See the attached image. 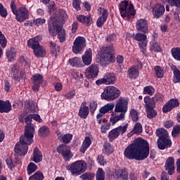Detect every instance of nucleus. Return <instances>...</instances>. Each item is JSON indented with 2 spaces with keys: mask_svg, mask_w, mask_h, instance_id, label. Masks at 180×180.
<instances>
[{
  "mask_svg": "<svg viewBox=\"0 0 180 180\" xmlns=\"http://www.w3.org/2000/svg\"><path fill=\"white\" fill-rule=\"evenodd\" d=\"M124 155L128 160L143 161L150 155V144L146 140L138 138L125 148Z\"/></svg>",
  "mask_w": 180,
  "mask_h": 180,
  "instance_id": "nucleus-1",
  "label": "nucleus"
},
{
  "mask_svg": "<svg viewBox=\"0 0 180 180\" xmlns=\"http://www.w3.org/2000/svg\"><path fill=\"white\" fill-rule=\"evenodd\" d=\"M34 125L33 124H27L25 127L24 135L20 137V141L17 142L15 148L14 153L20 157H25L29 151V146L33 143V138L34 137Z\"/></svg>",
  "mask_w": 180,
  "mask_h": 180,
  "instance_id": "nucleus-2",
  "label": "nucleus"
},
{
  "mask_svg": "<svg viewBox=\"0 0 180 180\" xmlns=\"http://www.w3.org/2000/svg\"><path fill=\"white\" fill-rule=\"evenodd\" d=\"M116 61L115 56V47L113 44L103 47L100 56V64L102 67H108L110 64H113Z\"/></svg>",
  "mask_w": 180,
  "mask_h": 180,
  "instance_id": "nucleus-3",
  "label": "nucleus"
},
{
  "mask_svg": "<svg viewBox=\"0 0 180 180\" xmlns=\"http://www.w3.org/2000/svg\"><path fill=\"white\" fill-rule=\"evenodd\" d=\"M158 139V147L159 150H165L166 148H171L172 146V141L169 139L168 131L164 128H159L155 131Z\"/></svg>",
  "mask_w": 180,
  "mask_h": 180,
  "instance_id": "nucleus-4",
  "label": "nucleus"
},
{
  "mask_svg": "<svg viewBox=\"0 0 180 180\" xmlns=\"http://www.w3.org/2000/svg\"><path fill=\"white\" fill-rule=\"evenodd\" d=\"M119 11L122 18L125 20H130V19H133L136 15L134 6L131 2L129 4V1L127 0H124L120 2Z\"/></svg>",
  "mask_w": 180,
  "mask_h": 180,
  "instance_id": "nucleus-5",
  "label": "nucleus"
},
{
  "mask_svg": "<svg viewBox=\"0 0 180 180\" xmlns=\"http://www.w3.org/2000/svg\"><path fill=\"white\" fill-rule=\"evenodd\" d=\"M119 96H120V90L113 86L105 88L101 94V98L108 101H115V99H117Z\"/></svg>",
  "mask_w": 180,
  "mask_h": 180,
  "instance_id": "nucleus-6",
  "label": "nucleus"
},
{
  "mask_svg": "<svg viewBox=\"0 0 180 180\" xmlns=\"http://www.w3.org/2000/svg\"><path fill=\"white\" fill-rule=\"evenodd\" d=\"M66 169H68V171H70L72 175H81V174H84L86 171L84 163L79 160L67 166Z\"/></svg>",
  "mask_w": 180,
  "mask_h": 180,
  "instance_id": "nucleus-7",
  "label": "nucleus"
},
{
  "mask_svg": "<svg viewBox=\"0 0 180 180\" xmlns=\"http://www.w3.org/2000/svg\"><path fill=\"white\" fill-rule=\"evenodd\" d=\"M127 109H129V100L124 97H120L115 104V112L124 113L126 115Z\"/></svg>",
  "mask_w": 180,
  "mask_h": 180,
  "instance_id": "nucleus-8",
  "label": "nucleus"
},
{
  "mask_svg": "<svg viewBox=\"0 0 180 180\" xmlns=\"http://www.w3.org/2000/svg\"><path fill=\"white\" fill-rule=\"evenodd\" d=\"M86 46V40L82 37H77L74 42L72 47V50L75 54H78L81 51H84Z\"/></svg>",
  "mask_w": 180,
  "mask_h": 180,
  "instance_id": "nucleus-9",
  "label": "nucleus"
},
{
  "mask_svg": "<svg viewBox=\"0 0 180 180\" xmlns=\"http://www.w3.org/2000/svg\"><path fill=\"white\" fill-rule=\"evenodd\" d=\"M133 39L139 42V46L142 53H145L147 47V35L144 33L138 32L136 34H133Z\"/></svg>",
  "mask_w": 180,
  "mask_h": 180,
  "instance_id": "nucleus-10",
  "label": "nucleus"
},
{
  "mask_svg": "<svg viewBox=\"0 0 180 180\" xmlns=\"http://www.w3.org/2000/svg\"><path fill=\"white\" fill-rule=\"evenodd\" d=\"M116 82V75L114 73H106L103 78L96 81V84L99 86L104 84L105 85H110Z\"/></svg>",
  "mask_w": 180,
  "mask_h": 180,
  "instance_id": "nucleus-11",
  "label": "nucleus"
},
{
  "mask_svg": "<svg viewBox=\"0 0 180 180\" xmlns=\"http://www.w3.org/2000/svg\"><path fill=\"white\" fill-rule=\"evenodd\" d=\"M57 153H58V154H62L63 158L65 161H70V160L72 158V153H71V149L65 144H61L60 146H59L57 148Z\"/></svg>",
  "mask_w": 180,
  "mask_h": 180,
  "instance_id": "nucleus-12",
  "label": "nucleus"
},
{
  "mask_svg": "<svg viewBox=\"0 0 180 180\" xmlns=\"http://www.w3.org/2000/svg\"><path fill=\"white\" fill-rule=\"evenodd\" d=\"M84 74L87 79L96 78V76L99 74V66L96 64H92L86 69Z\"/></svg>",
  "mask_w": 180,
  "mask_h": 180,
  "instance_id": "nucleus-13",
  "label": "nucleus"
},
{
  "mask_svg": "<svg viewBox=\"0 0 180 180\" xmlns=\"http://www.w3.org/2000/svg\"><path fill=\"white\" fill-rule=\"evenodd\" d=\"M18 22L22 23L26 19H29V11L25 7H20L16 13L14 14Z\"/></svg>",
  "mask_w": 180,
  "mask_h": 180,
  "instance_id": "nucleus-14",
  "label": "nucleus"
},
{
  "mask_svg": "<svg viewBox=\"0 0 180 180\" xmlns=\"http://www.w3.org/2000/svg\"><path fill=\"white\" fill-rule=\"evenodd\" d=\"M179 106V101L176 98H172L165 105L162 107L163 113H168V112H171L172 109L174 108H178Z\"/></svg>",
  "mask_w": 180,
  "mask_h": 180,
  "instance_id": "nucleus-15",
  "label": "nucleus"
},
{
  "mask_svg": "<svg viewBox=\"0 0 180 180\" xmlns=\"http://www.w3.org/2000/svg\"><path fill=\"white\" fill-rule=\"evenodd\" d=\"M53 18L54 19L53 20H56L58 25H60V23H65V21L68 20V15H67V12L63 9H59Z\"/></svg>",
  "mask_w": 180,
  "mask_h": 180,
  "instance_id": "nucleus-16",
  "label": "nucleus"
},
{
  "mask_svg": "<svg viewBox=\"0 0 180 180\" xmlns=\"http://www.w3.org/2000/svg\"><path fill=\"white\" fill-rule=\"evenodd\" d=\"M136 30L141 33H148V22L146 19H139L136 24Z\"/></svg>",
  "mask_w": 180,
  "mask_h": 180,
  "instance_id": "nucleus-17",
  "label": "nucleus"
},
{
  "mask_svg": "<svg viewBox=\"0 0 180 180\" xmlns=\"http://www.w3.org/2000/svg\"><path fill=\"white\" fill-rule=\"evenodd\" d=\"M165 171H167L169 175H174L175 173V159L174 157H169L165 165Z\"/></svg>",
  "mask_w": 180,
  "mask_h": 180,
  "instance_id": "nucleus-18",
  "label": "nucleus"
},
{
  "mask_svg": "<svg viewBox=\"0 0 180 180\" xmlns=\"http://www.w3.org/2000/svg\"><path fill=\"white\" fill-rule=\"evenodd\" d=\"M20 70V65H19L18 63L11 65L10 67V75H11L14 81H18V82H20V79L19 77Z\"/></svg>",
  "mask_w": 180,
  "mask_h": 180,
  "instance_id": "nucleus-19",
  "label": "nucleus"
},
{
  "mask_svg": "<svg viewBox=\"0 0 180 180\" xmlns=\"http://www.w3.org/2000/svg\"><path fill=\"white\" fill-rule=\"evenodd\" d=\"M165 13V7L164 5L160 4H157L153 8V15L155 19H160Z\"/></svg>",
  "mask_w": 180,
  "mask_h": 180,
  "instance_id": "nucleus-20",
  "label": "nucleus"
},
{
  "mask_svg": "<svg viewBox=\"0 0 180 180\" xmlns=\"http://www.w3.org/2000/svg\"><path fill=\"white\" fill-rule=\"evenodd\" d=\"M84 65H91L92 63V49L91 48L86 50L82 56Z\"/></svg>",
  "mask_w": 180,
  "mask_h": 180,
  "instance_id": "nucleus-21",
  "label": "nucleus"
},
{
  "mask_svg": "<svg viewBox=\"0 0 180 180\" xmlns=\"http://www.w3.org/2000/svg\"><path fill=\"white\" fill-rule=\"evenodd\" d=\"M12 110V104L9 101L0 100V113H9Z\"/></svg>",
  "mask_w": 180,
  "mask_h": 180,
  "instance_id": "nucleus-22",
  "label": "nucleus"
},
{
  "mask_svg": "<svg viewBox=\"0 0 180 180\" xmlns=\"http://www.w3.org/2000/svg\"><path fill=\"white\" fill-rule=\"evenodd\" d=\"M108 16L109 12H108V10L104 9L101 13V16H100L96 21L97 27H102V26L105 25L106 20H108Z\"/></svg>",
  "mask_w": 180,
  "mask_h": 180,
  "instance_id": "nucleus-23",
  "label": "nucleus"
},
{
  "mask_svg": "<svg viewBox=\"0 0 180 180\" xmlns=\"http://www.w3.org/2000/svg\"><path fill=\"white\" fill-rule=\"evenodd\" d=\"M115 174L117 179L129 180V172L126 169H117Z\"/></svg>",
  "mask_w": 180,
  "mask_h": 180,
  "instance_id": "nucleus-24",
  "label": "nucleus"
},
{
  "mask_svg": "<svg viewBox=\"0 0 180 180\" xmlns=\"http://www.w3.org/2000/svg\"><path fill=\"white\" fill-rule=\"evenodd\" d=\"M77 20L86 26L92 25V17L91 15H79L77 16Z\"/></svg>",
  "mask_w": 180,
  "mask_h": 180,
  "instance_id": "nucleus-25",
  "label": "nucleus"
},
{
  "mask_svg": "<svg viewBox=\"0 0 180 180\" xmlns=\"http://www.w3.org/2000/svg\"><path fill=\"white\" fill-rule=\"evenodd\" d=\"M57 26L60 25H58V21L56 20H53L52 22L48 24V30L49 34L52 36V37H56V36H57V31H56V27H57Z\"/></svg>",
  "mask_w": 180,
  "mask_h": 180,
  "instance_id": "nucleus-26",
  "label": "nucleus"
},
{
  "mask_svg": "<svg viewBox=\"0 0 180 180\" xmlns=\"http://www.w3.org/2000/svg\"><path fill=\"white\" fill-rule=\"evenodd\" d=\"M16 54H18V52H16V49L13 46L8 48L6 51V57L10 62L15 61V58H16Z\"/></svg>",
  "mask_w": 180,
  "mask_h": 180,
  "instance_id": "nucleus-27",
  "label": "nucleus"
},
{
  "mask_svg": "<svg viewBox=\"0 0 180 180\" xmlns=\"http://www.w3.org/2000/svg\"><path fill=\"white\" fill-rule=\"evenodd\" d=\"M91 144H92L91 137L86 136L80 147V153H82V154H85V152L88 150L89 147H91Z\"/></svg>",
  "mask_w": 180,
  "mask_h": 180,
  "instance_id": "nucleus-28",
  "label": "nucleus"
},
{
  "mask_svg": "<svg viewBox=\"0 0 180 180\" xmlns=\"http://www.w3.org/2000/svg\"><path fill=\"white\" fill-rule=\"evenodd\" d=\"M112 117L110 118V122L112 123V126H115L117 123V122H120L121 120H123L126 115H124V113H120L119 115H116V112H112Z\"/></svg>",
  "mask_w": 180,
  "mask_h": 180,
  "instance_id": "nucleus-29",
  "label": "nucleus"
},
{
  "mask_svg": "<svg viewBox=\"0 0 180 180\" xmlns=\"http://www.w3.org/2000/svg\"><path fill=\"white\" fill-rule=\"evenodd\" d=\"M69 64L72 67H77V68H82V67H84V65L82 63V60L78 57H74L72 58H70Z\"/></svg>",
  "mask_w": 180,
  "mask_h": 180,
  "instance_id": "nucleus-30",
  "label": "nucleus"
},
{
  "mask_svg": "<svg viewBox=\"0 0 180 180\" xmlns=\"http://www.w3.org/2000/svg\"><path fill=\"white\" fill-rule=\"evenodd\" d=\"M56 34H58V39H59L60 43H63V41H65V30L63 29V27L61 25L56 26Z\"/></svg>",
  "mask_w": 180,
  "mask_h": 180,
  "instance_id": "nucleus-31",
  "label": "nucleus"
},
{
  "mask_svg": "<svg viewBox=\"0 0 180 180\" xmlns=\"http://www.w3.org/2000/svg\"><path fill=\"white\" fill-rule=\"evenodd\" d=\"M145 110L146 109H154L155 108V101L153 98L146 96L144 97Z\"/></svg>",
  "mask_w": 180,
  "mask_h": 180,
  "instance_id": "nucleus-32",
  "label": "nucleus"
},
{
  "mask_svg": "<svg viewBox=\"0 0 180 180\" xmlns=\"http://www.w3.org/2000/svg\"><path fill=\"white\" fill-rule=\"evenodd\" d=\"M32 161L38 164V162H41L43 161V155H41V152L39 150V148L35 147L33 151V159Z\"/></svg>",
  "mask_w": 180,
  "mask_h": 180,
  "instance_id": "nucleus-33",
  "label": "nucleus"
},
{
  "mask_svg": "<svg viewBox=\"0 0 180 180\" xmlns=\"http://www.w3.org/2000/svg\"><path fill=\"white\" fill-rule=\"evenodd\" d=\"M34 54L37 58L44 57L46 56V49L43 46H40L33 49Z\"/></svg>",
  "mask_w": 180,
  "mask_h": 180,
  "instance_id": "nucleus-34",
  "label": "nucleus"
},
{
  "mask_svg": "<svg viewBox=\"0 0 180 180\" xmlns=\"http://www.w3.org/2000/svg\"><path fill=\"white\" fill-rule=\"evenodd\" d=\"M27 46L30 49L34 50L40 46V42L37 38H32L27 41Z\"/></svg>",
  "mask_w": 180,
  "mask_h": 180,
  "instance_id": "nucleus-35",
  "label": "nucleus"
},
{
  "mask_svg": "<svg viewBox=\"0 0 180 180\" xmlns=\"http://www.w3.org/2000/svg\"><path fill=\"white\" fill-rule=\"evenodd\" d=\"M50 134V128L47 126H42L38 130V136L39 137H47Z\"/></svg>",
  "mask_w": 180,
  "mask_h": 180,
  "instance_id": "nucleus-36",
  "label": "nucleus"
},
{
  "mask_svg": "<svg viewBox=\"0 0 180 180\" xmlns=\"http://www.w3.org/2000/svg\"><path fill=\"white\" fill-rule=\"evenodd\" d=\"M78 116L81 119H86L89 116V107L79 108Z\"/></svg>",
  "mask_w": 180,
  "mask_h": 180,
  "instance_id": "nucleus-37",
  "label": "nucleus"
},
{
  "mask_svg": "<svg viewBox=\"0 0 180 180\" xmlns=\"http://www.w3.org/2000/svg\"><path fill=\"white\" fill-rule=\"evenodd\" d=\"M58 139L62 141V143H64V144H69L71 140H72V134H61L58 136Z\"/></svg>",
  "mask_w": 180,
  "mask_h": 180,
  "instance_id": "nucleus-38",
  "label": "nucleus"
},
{
  "mask_svg": "<svg viewBox=\"0 0 180 180\" xmlns=\"http://www.w3.org/2000/svg\"><path fill=\"white\" fill-rule=\"evenodd\" d=\"M46 23V19L44 18H37L36 20H32L30 23H25V26H33V25H35L36 26H41L42 25H44Z\"/></svg>",
  "mask_w": 180,
  "mask_h": 180,
  "instance_id": "nucleus-39",
  "label": "nucleus"
},
{
  "mask_svg": "<svg viewBox=\"0 0 180 180\" xmlns=\"http://www.w3.org/2000/svg\"><path fill=\"white\" fill-rule=\"evenodd\" d=\"M114 108H115V105L113 103H108L101 108L99 112L101 115H103L105 113H108L110 110H113Z\"/></svg>",
  "mask_w": 180,
  "mask_h": 180,
  "instance_id": "nucleus-40",
  "label": "nucleus"
},
{
  "mask_svg": "<svg viewBox=\"0 0 180 180\" xmlns=\"http://www.w3.org/2000/svg\"><path fill=\"white\" fill-rule=\"evenodd\" d=\"M119 132L117 131V129L116 128L112 129L108 135V139L110 141V143H112L114 140H116L117 137H119Z\"/></svg>",
  "mask_w": 180,
  "mask_h": 180,
  "instance_id": "nucleus-41",
  "label": "nucleus"
},
{
  "mask_svg": "<svg viewBox=\"0 0 180 180\" xmlns=\"http://www.w3.org/2000/svg\"><path fill=\"white\" fill-rule=\"evenodd\" d=\"M172 56L176 61H180V48L174 47L171 49Z\"/></svg>",
  "mask_w": 180,
  "mask_h": 180,
  "instance_id": "nucleus-42",
  "label": "nucleus"
},
{
  "mask_svg": "<svg viewBox=\"0 0 180 180\" xmlns=\"http://www.w3.org/2000/svg\"><path fill=\"white\" fill-rule=\"evenodd\" d=\"M25 108L30 109L32 113H36V103L33 101H26L25 103Z\"/></svg>",
  "mask_w": 180,
  "mask_h": 180,
  "instance_id": "nucleus-43",
  "label": "nucleus"
},
{
  "mask_svg": "<svg viewBox=\"0 0 180 180\" xmlns=\"http://www.w3.org/2000/svg\"><path fill=\"white\" fill-rule=\"evenodd\" d=\"M33 84H43L44 77L41 74L37 73L34 75L31 78Z\"/></svg>",
  "mask_w": 180,
  "mask_h": 180,
  "instance_id": "nucleus-44",
  "label": "nucleus"
},
{
  "mask_svg": "<svg viewBox=\"0 0 180 180\" xmlns=\"http://www.w3.org/2000/svg\"><path fill=\"white\" fill-rule=\"evenodd\" d=\"M146 112V116L148 119H154V117H157L158 112L154 108H148L145 110Z\"/></svg>",
  "mask_w": 180,
  "mask_h": 180,
  "instance_id": "nucleus-45",
  "label": "nucleus"
},
{
  "mask_svg": "<svg viewBox=\"0 0 180 180\" xmlns=\"http://www.w3.org/2000/svg\"><path fill=\"white\" fill-rule=\"evenodd\" d=\"M37 170V165L34 162H30L27 167V174L32 175L34 172H36Z\"/></svg>",
  "mask_w": 180,
  "mask_h": 180,
  "instance_id": "nucleus-46",
  "label": "nucleus"
},
{
  "mask_svg": "<svg viewBox=\"0 0 180 180\" xmlns=\"http://www.w3.org/2000/svg\"><path fill=\"white\" fill-rule=\"evenodd\" d=\"M103 153L107 155L112 154V153H113V148L112 147V145L109 143H104Z\"/></svg>",
  "mask_w": 180,
  "mask_h": 180,
  "instance_id": "nucleus-47",
  "label": "nucleus"
},
{
  "mask_svg": "<svg viewBox=\"0 0 180 180\" xmlns=\"http://www.w3.org/2000/svg\"><path fill=\"white\" fill-rule=\"evenodd\" d=\"M44 179V175L43 172L40 171H37L35 174L32 176L29 177V180H43Z\"/></svg>",
  "mask_w": 180,
  "mask_h": 180,
  "instance_id": "nucleus-48",
  "label": "nucleus"
},
{
  "mask_svg": "<svg viewBox=\"0 0 180 180\" xmlns=\"http://www.w3.org/2000/svg\"><path fill=\"white\" fill-rule=\"evenodd\" d=\"M128 72L130 75V78H136V77L139 75V68H137L136 65H134L128 70Z\"/></svg>",
  "mask_w": 180,
  "mask_h": 180,
  "instance_id": "nucleus-49",
  "label": "nucleus"
},
{
  "mask_svg": "<svg viewBox=\"0 0 180 180\" xmlns=\"http://www.w3.org/2000/svg\"><path fill=\"white\" fill-rule=\"evenodd\" d=\"M155 93V89L153 87V86H146L143 88V94L145 95H150V96H153Z\"/></svg>",
  "mask_w": 180,
  "mask_h": 180,
  "instance_id": "nucleus-50",
  "label": "nucleus"
},
{
  "mask_svg": "<svg viewBox=\"0 0 180 180\" xmlns=\"http://www.w3.org/2000/svg\"><path fill=\"white\" fill-rule=\"evenodd\" d=\"M157 78L164 77V68L159 65H156L154 68Z\"/></svg>",
  "mask_w": 180,
  "mask_h": 180,
  "instance_id": "nucleus-51",
  "label": "nucleus"
},
{
  "mask_svg": "<svg viewBox=\"0 0 180 180\" xmlns=\"http://www.w3.org/2000/svg\"><path fill=\"white\" fill-rule=\"evenodd\" d=\"M105 171L103 169L98 168L96 173V180H105Z\"/></svg>",
  "mask_w": 180,
  "mask_h": 180,
  "instance_id": "nucleus-52",
  "label": "nucleus"
},
{
  "mask_svg": "<svg viewBox=\"0 0 180 180\" xmlns=\"http://www.w3.org/2000/svg\"><path fill=\"white\" fill-rule=\"evenodd\" d=\"M50 52L51 56H57V44L56 42L51 41L50 44Z\"/></svg>",
  "mask_w": 180,
  "mask_h": 180,
  "instance_id": "nucleus-53",
  "label": "nucleus"
},
{
  "mask_svg": "<svg viewBox=\"0 0 180 180\" xmlns=\"http://www.w3.org/2000/svg\"><path fill=\"white\" fill-rule=\"evenodd\" d=\"M127 127H129V124L127 123L125 124L124 126H119L115 128V129L117 130V131H118L119 135L120 136H123L124 134V133H126V131H127Z\"/></svg>",
  "mask_w": 180,
  "mask_h": 180,
  "instance_id": "nucleus-54",
  "label": "nucleus"
},
{
  "mask_svg": "<svg viewBox=\"0 0 180 180\" xmlns=\"http://www.w3.org/2000/svg\"><path fill=\"white\" fill-rule=\"evenodd\" d=\"M150 51H155V53H161L162 48L157 42H153L150 46Z\"/></svg>",
  "mask_w": 180,
  "mask_h": 180,
  "instance_id": "nucleus-55",
  "label": "nucleus"
},
{
  "mask_svg": "<svg viewBox=\"0 0 180 180\" xmlns=\"http://www.w3.org/2000/svg\"><path fill=\"white\" fill-rule=\"evenodd\" d=\"M130 115L131 117L132 122L135 123L136 122H139V112H137V110H134V108L131 109Z\"/></svg>",
  "mask_w": 180,
  "mask_h": 180,
  "instance_id": "nucleus-56",
  "label": "nucleus"
},
{
  "mask_svg": "<svg viewBox=\"0 0 180 180\" xmlns=\"http://www.w3.org/2000/svg\"><path fill=\"white\" fill-rule=\"evenodd\" d=\"M133 131L135 134H140L141 133H143V126H141L140 122H136L135 124Z\"/></svg>",
  "mask_w": 180,
  "mask_h": 180,
  "instance_id": "nucleus-57",
  "label": "nucleus"
},
{
  "mask_svg": "<svg viewBox=\"0 0 180 180\" xmlns=\"http://www.w3.org/2000/svg\"><path fill=\"white\" fill-rule=\"evenodd\" d=\"M89 109L90 110L91 115H95V112L96 109H98V103L95 101H91Z\"/></svg>",
  "mask_w": 180,
  "mask_h": 180,
  "instance_id": "nucleus-58",
  "label": "nucleus"
},
{
  "mask_svg": "<svg viewBox=\"0 0 180 180\" xmlns=\"http://www.w3.org/2000/svg\"><path fill=\"white\" fill-rule=\"evenodd\" d=\"M0 44L3 49H5V47H6V44H8V40L2 33V31H0Z\"/></svg>",
  "mask_w": 180,
  "mask_h": 180,
  "instance_id": "nucleus-59",
  "label": "nucleus"
},
{
  "mask_svg": "<svg viewBox=\"0 0 180 180\" xmlns=\"http://www.w3.org/2000/svg\"><path fill=\"white\" fill-rule=\"evenodd\" d=\"M0 16L1 18H6L8 16V10L4 7V4L0 3Z\"/></svg>",
  "mask_w": 180,
  "mask_h": 180,
  "instance_id": "nucleus-60",
  "label": "nucleus"
},
{
  "mask_svg": "<svg viewBox=\"0 0 180 180\" xmlns=\"http://www.w3.org/2000/svg\"><path fill=\"white\" fill-rule=\"evenodd\" d=\"M81 178L83 180H92L95 178V174L94 173H84L81 176Z\"/></svg>",
  "mask_w": 180,
  "mask_h": 180,
  "instance_id": "nucleus-61",
  "label": "nucleus"
},
{
  "mask_svg": "<svg viewBox=\"0 0 180 180\" xmlns=\"http://www.w3.org/2000/svg\"><path fill=\"white\" fill-rule=\"evenodd\" d=\"M178 134H180V125L176 124L173 127V129L172 131V136L173 137H175L178 136Z\"/></svg>",
  "mask_w": 180,
  "mask_h": 180,
  "instance_id": "nucleus-62",
  "label": "nucleus"
},
{
  "mask_svg": "<svg viewBox=\"0 0 180 180\" xmlns=\"http://www.w3.org/2000/svg\"><path fill=\"white\" fill-rule=\"evenodd\" d=\"M170 6H176V8H180V0H167Z\"/></svg>",
  "mask_w": 180,
  "mask_h": 180,
  "instance_id": "nucleus-63",
  "label": "nucleus"
},
{
  "mask_svg": "<svg viewBox=\"0 0 180 180\" xmlns=\"http://www.w3.org/2000/svg\"><path fill=\"white\" fill-rule=\"evenodd\" d=\"M173 82L174 84H178V82H180V71L179 70L174 73Z\"/></svg>",
  "mask_w": 180,
  "mask_h": 180,
  "instance_id": "nucleus-64",
  "label": "nucleus"
}]
</instances>
